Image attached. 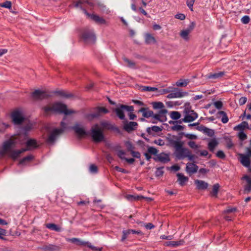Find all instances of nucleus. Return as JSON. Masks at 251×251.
<instances>
[{"instance_id":"obj_1","label":"nucleus","mask_w":251,"mask_h":251,"mask_svg":"<svg viewBox=\"0 0 251 251\" xmlns=\"http://www.w3.org/2000/svg\"><path fill=\"white\" fill-rule=\"evenodd\" d=\"M170 144L175 149V155L179 159H183L188 158L190 161L194 160L195 156L192 154L190 151L185 148H183L184 143L180 139L176 136H171L167 138Z\"/></svg>"},{"instance_id":"obj_2","label":"nucleus","mask_w":251,"mask_h":251,"mask_svg":"<svg viewBox=\"0 0 251 251\" xmlns=\"http://www.w3.org/2000/svg\"><path fill=\"white\" fill-rule=\"evenodd\" d=\"M18 142L17 138H11L4 143L1 149L0 150V155L3 156L8 154L13 159H16L20 155L25 151L23 149L19 150H13L15 145Z\"/></svg>"},{"instance_id":"obj_3","label":"nucleus","mask_w":251,"mask_h":251,"mask_svg":"<svg viewBox=\"0 0 251 251\" xmlns=\"http://www.w3.org/2000/svg\"><path fill=\"white\" fill-rule=\"evenodd\" d=\"M44 110L46 113L57 112L64 113L66 115L75 113L74 110L67 109L66 105L60 102H56L52 105L46 106L44 107Z\"/></svg>"},{"instance_id":"obj_4","label":"nucleus","mask_w":251,"mask_h":251,"mask_svg":"<svg viewBox=\"0 0 251 251\" xmlns=\"http://www.w3.org/2000/svg\"><path fill=\"white\" fill-rule=\"evenodd\" d=\"M239 159L241 163L245 167L249 168L250 172H251V149L250 148L246 149L245 154L240 153L238 154Z\"/></svg>"},{"instance_id":"obj_5","label":"nucleus","mask_w":251,"mask_h":251,"mask_svg":"<svg viewBox=\"0 0 251 251\" xmlns=\"http://www.w3.org/2000/svg\"><path fill=\"white\" fill-rule=\"evenodd\" d=\"M91 136L95 142H100L104 139L102 133V129L98 125H96L92 127L91 129Z\"/></svg>"},{"instance_id":"obj_6","label":"nucleus","mask_w":251,"mask_h":251,"mask_svg":"<svg viewBox=\"0 0 251 251\" xmlns=\"http://www.w3.org/2000/svg\"><path fill=\"white\" fill-rule=\"evenodd\" d=\"M65 123L63 122H62L61 123L62 127L60 129H54L49 133L47 139L48 143L52 144L54 142L57 136L62 133L64 129L65 128Z\"/></svg>"},{"instance_id":"obj_7","label":"nucleus","mask_w":251,"mask_h":251,"mask_svg":"<svg viewBox=\"0 0 251 251\" xmlns=\"http://www.w3.org/2000/svg\"><path fill=\"white\" fill-rule=\"evenodd\" d=\"M12 121L15 124L19 125L24 122L25 118L22 112L19 110H16L11 114Z\"/></svg>"},{"instance_id":"obj_8","label":"nucleus","mask_w":251,"mask_h":251,"mask_svg":"<svg viewBox=\"0 0 251 251\" xmlns=\"http://www.w3.org/2000/svg\"><path fill=\"white\" fill-rule=\"evenodd\" d=\"M195 25L196 23L194 22H191L187 28L182 30L180 32V37L185 41H188L189 40V34L194 29Z\"/></svg>"},{"instance_id":"obj_9","label":"nucleus","mask_w":251,"mask_h":251,"mask_svg":"<svg viewBox=\"0 0 251 251\" xmlns=\"http://www.w3.org/2000/svg\"><path fill=\"white\" fill-rule=\"evenodd\" d=\"M126 110L127 111L132 112L133 111V107L132 106H127L124 105H121L120 107H117L115 109V111L117 115L121 119H124L125 114L124 113V110Z\"/></svg>"},{"instance_id":"obj_10","label":"nucleus","mask_w":251,"mask_h":251,"mask_svg":"<svg viewBox=\"0 0 251 251\" xmlns=\"http://www.w3.org/2000/svg\"><path fill=\"white\" fill-rule=\"evenodd\" d=\"M185 114L184 118L179 121V123L181 124L182 122L185 123H189L195 121L198 117L197 113L194 110L186 113Z\"/></svg>"},{"instance_id":"obj_11","label":"nucleus","mask_w":251,"mask_h":251,"mask_svg":"<svg viewBox=\"0 0 251 251\" xmlns=\"http://www.w3.org/2000/svg\"><path fill=\"white\" fill-rule=\"evenodd\" d=\"M82 38L86 42L90 43H94L96 39L93 30L85 31L82 34Z\"/></svg>"},{"instance_id":"obj_12","label":"nucleus","mask_w":251,"mask_h":251,"mask_svg":"<svg viewBox=\"0 0 251 251\" xmlns=\"http://www.w3.org/2000/svg\"><path fill=\"white\" fill-rule=\"evenodd\" d=\"M171 92V93L167 96L168 98H181L187 96L188 95L187 92L179 91L177 88H175L174 90L172 89V91Z\"/></svg>"},{"instance_id":"obj_13","label":"nucleus","mask_w":251,"mask_h":251,"mask_svg":"<svg viewBox=\"0 0 251 251\" xmlns=\"http://www.w3.org/2000/svg\"><path fill=\"white\" fill-rule=\"evenodd\" d=\"M108 112V110L105 107H99L97 108L96 111L94 114L88 115L87 118L89 119H93L100 116L103 114L107 113Z\"/></svg>"},{"instance_id":"obj_14","label":"nucleus","mask_w":251,"mask_h":251,"mask_svg":"<svg viewBox=\"0 0 251 251\" xmlns=\"http://www.w3.org/2000/svg\"><path fill=\"white\" fill-rule=\"evenodd\" d=\"M91 19L95 21L97 24L108 25V23L104 18L95 14L89 15Z\"/></svg>"},{"instance_id":"obj_15","label":"nucleus","mask_w":251,"mask_h":251,"mask_svg":"<svg viewBox=\"0 0 251 251\" xmlns=\"http://www.w3.org/2000/svg\"><path fill=\"white\" fill-rule=\"evenodd\" d=\"M198 169V166L193 163H188L186 164V171L190 175L196 173Z\"/></svg>"},{"instance_id":"obj_16","label":"nucleus","mask_w":251,"mask_h":251,"mask_svg":"<svg viewBox=\"0 0 251 251\" xmlns=\"http://www.w3.org/2000/svg\"><path fill=\"white\" fill-rule=\"evenodd\" d=\"M196 188L199 190H204L207 188L208 184L201 180L196 179L194 181Z\"/></svg>"},{"instance_id":"obj_17","label":"nucleus","mask_w":251,"mask_h":251,"mask_svg":"<svg viewBox=\"0 0 251 251\" xmlns=\"http://www.w3.org/2000/svg\"><path fill=\"white\" fill-rule=\"evenodd\" d=\"M155 161H159L162 163H166L170 161L169 156L165 153H160L154 158Z\"/></svg>"},{"instance_id":"obj_18","label":"nucleus","mask_w":251,"mask_h":251,"mask_svg":"<svg viewBox=\"0 0 251 251\" xmlns=\"http://www.w3.org/2000/svg\"><path fill=\"white\" fill-rule=\"evenodd\" d=\"M26 148L23 149L25 151L32 150L37 147L36 141L32 139H29L26 142Z\"/></svg>"},{"instance_id":"obj_19","label":"nucleus","mask_w":251,"mask_h":251,"mask_svg":"<svg viewBox=\"0 0 251 251\" xmlns=\"http://www.w3.org/2000/svg\"><path fill=\"white\" fill-rule=\"evenodd\" d=\"M74 129L76 133L80 137H83L86 135V132L84 127L80 125H76L74 127Z\"/></svg>"},{"instance_id":"obj_20","label":"nucleus","mask_w":251,"mask_h":251,"mask_svg":"<svg viewBox=\"0 0 251 251\" xmlns=\"http://www.w3.org/2000/svg\"><path fill=\"white\" fill-rule=\"evenodd\" d=\"M137 123L135 122H126L124 124V129L128 132L132 131L136 127Z\"/></svg>"},{"instance_id":"obj_21","label":"nucleus","mask_w":251,"mask_h":251,"mask_svg":"<svg viewBox=\"0 0 251 251\" xmlns=\"http://www.w3.org/2000/svg\"><path fill=\"white\" fill-rule=\"evenodd\" d=\"M243 179L246 180L245 185V191L249 193L251 191V178L249 176L245 175L243 177Z\"/></svg>"},{"instance_id":"obj_22","label":"nucleus","mask_w":251,"mask_h":251,"mask_svg":"<svg viewBox=\"0 0 251 251\" xmlns=\"http://www.w3.org/2000/svg\"><path fill=\"white\" fill-rule=\"evenodd\" d=\"M32 97L36 100L43 99L46 98V94L44 91L36 90L33 92Z\"/></svg>"},{"instance_id":"obj_23","label":"nucleus","mask_w":251,"mask_h":251,"mask_svg":"<svg viewBox=\"0 0 251 251\" xmlns=\"http://www.w3.org/2000/svg\"><path fill=\"white\" fill-rule=\"evenodd\" d=\"M145 41L147 44H155L156 42L154 36L149 33L145 34Z\"/></svg>"},{"instance_id":"obj_24","label":"nucleus","mask_w":251,"mask_h":251,"mask_svg":"<svg viewBox=\"0 0 251 251\" xmlns=\"http://www.w3.org/2000/svg\"><path fill=\"white\" fill-rule=\"evenodd\" d=\"M162 130V127L158 126H152L147 129V132L151 135H154L155 133H157Z\"/></svg>"},{"instance_id":"obj_25","label":"nucleus","mask_w":251,"mask_h":251,"mask_svg":"<svg viewBox=\"0 0 251 251\" xmlns=\"http://www.w3.org/2000/svg\"><path fill=\"white\" fill-rule=\"evenodd\" d=\"M42 249L46 251H57L59 250L60 248L55 245L48 244L43 246Z\"/></svg>"},{"instance_id":"obj_26","label":"nucleus","mask_w":251,"mask_h":251,"mask_svg":"<svg viewBox=\"0 0 251 251\" xmlns=\"http://www.w3.org/2000/svg\"><path fill=\"white\" fill-rule=\"evenodd\" d=\"M139 112L142 113L143 116L146 118L153 116V112L149 110L148 108L142 107L139 110Z\"/></svg>"},{"instance_id":"obj_27","label":"nucleus","mask_w":251,"mask_h":251,"mask_svg":"<svg viewBox=\"0 0 251 251\" xmlns=\"http://www.w3.org/2000/svg\"><path fill=\"white\" fill-rule=\"evenodd\" d=\"M177 176L178 177V181L179 182V184L181 186H183L185 183L188 181V178L184 176L182 174L178 173L177 174Z\"/></svg>"},{"instance_id":"obj_28","label":"nucleus","mask_w":251,"mask_h":251,"mask_svg":"<svg viewBox=\"0 0 251 251\" xmlns=\"http://www.w3.org/2000/svg\"><path fill=\"white\" fill-rule=\"evenodd\" d=\"M224 73L223 72H220L213 74H210L206 75V77L208 79H217L221 77L224 75Z\"/></svg>"},{"instance_id":"obj_29","label":"nucleus","mask_w":251,"mask_h":251,"mask_svg":"<svg viewBox=\"0 0 251 251\" xmlns=\"http://www.w3.org/2000/svg\"><path fill=\"white\" fill-rule=\"evenodd\" d=\"M218 142L215 139H211L208 143V148L210 151H213L215 148L217 146Z\"/></svg>"},{"instance_id":"obj_30","label":"nucleus","mask_w":251,"mask_h":251,"mask_svg":"<svg viewBox=\"0 0 251 251\" xmlns=\"http://www.w3.org/2000/svg\"><path fill=\"white\" fill-rule=\"evenodd\" d=\"M67 241L72 243H74L76 245H85L86 243L76 238H69L67 239Z\"/></svg>"},{"instance_id":"obj_31","label":"nucleus","mask_w":251,"mask_h":251,"mask_svg":"<svg viewBox=\"0 0 251 251\" xmlns=\"http://www.w3.org/2000/svg\"><path fill=\"white\" fill-rule=\"evenodd\" d=\"M55 93L63 98L66 99H70L73 96L71 93L62 90L56 91Z\"/></svg>"},{"instance_id":"obj_32","label":"nucleus","mask_w":251,"mask_h":251,"mask_svg":"<svg viewBox=\"0 0 251 251\" xmlns=\"http://www.w3.org/2000/svg\"><path fill=\"white\" fill-rule=\"evenodd\" d=\"M183 243L184 241L183 240H180L179 241H170L165 242L164 245L166 246L177 247L183 244Z\"/></svg>"},{"instance_id":"obj_33","label":"nucleus","mask_w":251,"mask_h":251,"mask_svg":"<svg viewBox=\"0 0 251 251\" xmlns=\"http://www.w3.org/2000/svg\"><path fill=\"white\" fill-rule=\"evenodd\" d=\"M125 198L129 201L133 200H141V198H144V196L141 195H127L125 196Z\"/></svg>"},{"instance_id":"obj_34","label":"nucleus","mask_w":251,"mask_h":251,"mask_svg":"<svg viewBox=\"0 0 251 251\" xmlns=\"http://www.w3.org/2000/svg\"><path fill=\"white\" fill-rule=\"evenodd\" d=\"M46 227L50 229L57 232L61 231L62 230L60 227L54 224H48L46 225Z\"/></svg>"},{"instance_id":"obj_35","label":"nucleus","mask_w":251,"mask_h":251,"mask_svg":"<svg viewBox=\"0 0 251 251\" xmlns=\"http://www.w3.org/2000/svg\"><path fill=\"white\" fill-rule=\"evenodd\" d=\"M190 82L189 79H179L176 82V85L178 87H186Z\"/></svg>"},{"instance_id":"obj_36","label":"nucleus","mask_w":251,"mask_h":251,"mask_svg":"<svg viewBox=\"0 0 251 251\" xmlns=\"http://www.w3.org/2000/svg\"><path fill=\"white\" fill-rule=\"evenodd\" d=\"M218 115L219 117L222 116V119L221 121L224 124L226 123L228 121V118L226 114V113L223 111H219L218 113Z\"/></svg>"},{"instance_id":"obj_37","label":"nucleus","mask_w":251,"mask_h":251,"mask_svg":"<svg viewBox=\"0 0 251 251\" xmlns=\"http://www.w3.org/2000/svg\"><path fill=\"white\" fill-rule=\"evenodd\" d=\"M219 187L220 185L218 183L213 186L212 190L211 192V195L212 197H217Z\"/></svg>"},{"instance_id":"obj_38","label":"nucleus","mask_w":251,"mask_h":251,"mask_svg":"<svg viewBox=\"0 0 251 251\" xmlns=\"http://www.w3.org/2000/svg\"><path fill=\"white\" fill-rule=\"evenodd\" d=\"M244 128H248V129L250 128L249 127V125H248V123L246 122H242L241 124L238 125L237 126H236V127H234L235 130L240 129V130H241V131H243V130Z\"/></svg>"},{"instance_id":"obj_39","label":"nucleus","mask_w":251,"mask_h":251,"mask_svg":"<svg viewBox=\"0 0 251 251\" xmlns=\"http://www.w3.org/2000/svg\"><path fill=\"white\" fill-rule=\"evenodd\" d=\"M170 117L173 120H178L181 117V114L178 111H172L170 113Z\"/></svg>"},{"instance_id":"obj_40","label":"nucleus","mask_w":251,"mask_h":251,"mask_svg":"<svg viewBox=\"0 0 251 251\" xmlns=\"http://www.w3.org/2000/svg\"><path fill=\"white\" fill-rule=\"evenodd\" d=\"M33 159V156L32 155H29L25 157H24L23 159H22L20 161V164H24L26 162H29Z\"/></svg>"},{"instance_id":"obj_41","label":"nucleus","mask_w":251,"mask_h":251,"mask_svg":"<svg viewBox=\"0 0 251 251\" xmlns=\"http://www.w3.org/2000/svg\"><path fill=\"white\" fill-rule=\"evenodd\" d=\"M124 60L125 62L126 63V65L128 67L131 68H135V63L134 62L126 58H124Z\"/></svg>"},{"instance_id":"obj_42","label":"nucleus","mask_w":251,"mask_h":251,"mask_svg":"<svg viewBox=\"0 0 251 251\" xmlns=\"http://www.w3.org/2000/svg\"><path fill=\"white\" fill-rule=\"evenodd\" d=\"M152 106L154 109H162L164 106L161 102H155L152 103Z\"/></svg>"},{"instance_id":"obj_43","label":"nucleus","mask_w":251,"mask_h":251,"mask_svg":"<svg viewBox=\"0 0 251 251\" xmlns=\"http://www.w3.org/2000/svg\"><path fill=\"white\" fill-rule=\"evenodd\" d=\"M192 110H193L191 109V106L190 105V103L186 102L184 104V110H183V112L184 114L188 113V112H190Z\"/></svg>"},{"instance_id":"obj_44","label":"nucleus","mask_w":251,"mask_h":251,"mask_svg":"<svg viewBox=\"0 0 251 251\" xmlns=\"http://www.w3.org/2000/svg\"><path fill=\"white\" fill-rule=\"evenodd\" d=\"M157 90V89L155 87H151L150 86H144L142 88V91H143L153 92Z\"/></svg>"},{"instance_id":"obj_45","label":"nucleus","mask_w":251,"mask_h":251,"mask_svg":"<svg viewBox=\"0 0 251 251\" xmlns=\"http://www.w3.org/2000/svg\"><path fill=\"white\" fill-rule=\"evenodd\" d=\"M148 152L151 154L156 155L158 153V150L154 147H149L148 149Z\"/></svg>"},{"instance_id":"obj_46","label":"nucleus","mask_w":251,"mask_h":251,"mask_svg":"<svg viewBox=\"0 0 251 251\" xmlns=\"http://www.w3.org/2000/svg\"><path fill=\"white\" fill-rule=\"evenodd\" d=\"M188 145L191 148L195 149L196 151L198 150L197 149L200 148V146L196 144V143L194 141H189L188 143Z\"/></svg>"},{"instance_id":"obj_47","label":"nucleus","mask_w":251,"mask_h":251,"mask_svg":"<svg viewBox=\"0 0 251 251\" xmlns=\"http://www.w3.org/2000/svg\"><path fill=\"white\" fill-rule=\"evenodd\" d=\"M0 6L10 9L11 8V2L10 1H6L3 3H0Z\"/></svg>"},{"instance_id":"obj_48","label":"nucleus","mask_w":251,"mask_h":251,"mask_svg":"<svg viewBox=\"0 0 251 251\" xmlns=\"http://www.w3.org/2000/svg\"><path fill=\"white\" fill-rule=\"evenodd\" d=\"M89 172L92 174H96L98 172V167L94 164H91L89 167Z\"/></svg>"},{"instance_id":"obj_49","label":"nucleus","mask_w":251,"mask_h":251,"mask_svg":"<svg viewBox=\"0 0 251 251\" xmlns=\"http://www.w3.org/2000/svg\"><path fill=\"white\" fill-rule=\"evenodd\" d=\"M238 136L239 139L242 141L245 140L247 138V136L246 134L245 133L243 132V131H240L238 133Z\"/></svg>"},{"instance_id":"obj_50","label":"nucleus","mask_w":251,"mask_h":251,"mask_svg":"<svg viewBox=\"0 0 251 251\" xmlns=\"http://www.w3.org/2000/svg\"><path fill=\"white\" fill-rule=\"evenodd\" d=\"M172 129L175 131H181L183 130L184 127L180 125H176L172 127Z\"/></svg>"},{"instance_id":"obj_51","label":"nucleus","mask_w":251,"mask_h":251,"mask_svg":"<svg viewBox=\"0 0 251 251\" xmlns=\"http://www.w3.org/2000/svg\"><path fill=\"white\" fill-rule=\"evenodd\" d=\"M237 211V208L235 207H228L226 210L224 211V214L230 213L235 212Z\"/></svg>"},{"instance_id":"obj_52","label":"nucleus","mask_w":251,"mask_h":251,"mask_svg":"<svg viewBox=\"0 0 251 251\" xmlns=\"http://www.w3.org/2000/svg\"><path fill=\"white\" fill-rule=\"evenodd\" d=\"M195 0H187V5L192 11H193V6Z\"/></svg>"},{"instance_id":"obj_53","label":"nucleus","mask_w":251,"mask_h":251,"mask_svg":"<svg viewBox=\"0 0 251 251\" xmlns=\"http://www.w3.org/2000/svg\"><path fill=\"white\" fill-rule=\"evenodd\" d=\"M85 245H87L89 248H91L93 250L96 251H101L102 248H97L96 247L93 246L90 243L88 242H86Z\"/></svg>"},{"instance_id":"obj_54","label":"nucleus","mask_w":251,"mask_h":251,"mask_svg":"<svg viewBox=\"0 0 251 251\" xmlns=\"http://www.w3.org/2000/svg\"><path fill=\"white\" fill-rule=\"evenodd\" d=\"M130 234V233L129 229L124 230L123 231V236L121 239L122 241H124L127 238V236Z\"/></svg>"},{"instance_id":"obj_55","label":"nucleus","mask_w":251,"mask_h":251,"mask_svg":"<svg viewBox=\"0 0 251 251\" xmlns=\"http://www.w3.org/2000/svg\"><path fill=\"white\" fill-rule=\"evenodd\" d=\"M184 135L188 139H191V140H194L197 139V136L196 135L192 134H189V133H183Z\"/></svg>"},{"instance_id":"obj_56","label":"nucleus","mask_w":251,"mask_h":251,"mask_svg":"<svg viewBox=\"0 0 251 251\" xmlns=\"http://www.w3.org/2000/svg\"><path fill=\"white\" fill-rule=\"evenodd\" d=\"M109 124L107 122L102 121L100 123V127L103 128H109Z\"/></svg>"},{"instance_id":"obj_57","label":"nucleus","mask_w":251,"mask_h":251,"mask_svg":"<svg viewBox=\"0 0 251 251\" xmlns=\"http://www.w3.org/2000/svg\"><path fill=\"white\" fill-rule=\"evenodd\" d=\"M125 144L128 151H131L134 149V147L130 142H126Z\"/></svg>"},{"instance_id":"obj_58","label":"nucleus","mask_w":251,"mask_h":251,"mask_svg":"<svg viewBox=\"0 0 251 251\" xmlns=\"http://www.w3.org/2000/svg\"><path fill=\"white\" fill-rule=\"evenodd\" d=\"M241 22L244 24H247L250 22V17L248 16H244L241 19Z\"/></svg>"},{"instance_id":"obj_59","label":"nucleus","mask_w":251,"mask_h":251,"mask_svg":"<svg viewBox=\"0 0 251 251\" xmlns=\"http://www.w3.org/2000/svg\"><path fill=\"white\" fill-rule=\"evenodd\" d=\"M200 153L201 156H205L208 154V151L206 150H202V151H196V153Z\"/></svg>"},{"instance_id":"obj_60","label":"nucleus","mask_w":251,"mask_h":251,"mask_svg":"<svg viewBox=\"0 0 251 251\" xmlns=\"http://www.w3.org/2000/svg\"><path fill=\"white\" fill-rule=\"evenodd\" d=\"M153 142L154 144L161 146H163L165 144L164 141L160 139L155 140Z\"/></svg>"},{"instance_id":"obj_61","label":"nucleus","mask_w":251,"mask_h":251,"mask_svg":"<svg viewBox=\"0 0 251 251\" xmlns=\"http://www.w3.org/2000/svg\"><path fill=\"white\" fill-rule=\"evenodd\" d=\"M7 231L5 229L0 228V239H3V236L6 235Z\"/></svg>"},{"instance_id":"obj_62","label":"nucleus","mask_w":251,"mask_h":251,"mask_svg":"<svg viewBox=\"0 0 251 251\" xmlns=\"http://www.w3.org/2000/svg\"><path fill=\"white\" fill-rule=\"evenodd\" d=\"M216 156L220 158H224L225 157V155L224 152L222 151H219L216 153Z\"/></svg>"},{"instance_id":"obj_63","label":"nucleus","mask_w":251,"mask_h":251,"mask_svg":"<svg viewBox=\"0 0 251 251\" xmlns=\"http://www.w3.org/2000/svg\"><path fill=\"white\" fill-rule=\"evenodd\" d=\"M125 154V153L123 151H119L117 152L118 156L122 159H125V157H124V155Z\"/></svg>"},{"instance_id":"obj_64","label":"nucleus","mask_w":251,"mask_h":251,"mask_svg":"<svg viewBox=\"0 0 251 251\" xmlns=\"http://www.w3.org/2000/svg\"><path fill=\"white\" fill-rule=\"evenodd\" d=\"M214 105L218 109H220L223 106V103L220 101H217L214 103Z\"/></svg>"}]
</instances>
